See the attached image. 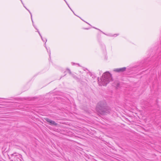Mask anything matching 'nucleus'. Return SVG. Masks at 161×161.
I'll return each instance as SVG.
<instances>
[{"instance_id": "nucleus-4", "label": "nucleus", "mask_w": 161, "mask_h": 161, "mask_svg": "<svg viewBox=\"0 0 161 161\" xmlns=\"http://www.w3.org/2000/svg\"><path fill=\"white\" fill-rule=\"evenodd\" d=\"M45 119L47 122L49 123L50 125H57V124L54 121L48 118H46Z\"/></svg>"}, {"instance_id": "nucleus-5", "label": "nucleus", "mask_w": 161, "mask_h": 161, "mask_svg": "<svg viewBox=\"0 0 161 161\" xmlns=\"http://www.w3.org/2000/svg\"><path fill=\"white\" fill-rule=\"evenodd\" d=\"M17 154V153H15L13 154H12L11 155V156L12 157H16L17 156V155L16 154Z\"/></svg>"}, {"instance_id": "nucleus-1", "label": "nucleus", "mask_w": 161, "mask_h": 161, "mask_svg": "<svg viewBox=\"0 0 161 161\" xmlns=\"http://www.w3.org/2000/svg\"><path fill=\"white\" fill-rule=\"evenodd\" d=\"M107 105L106 103L104 101L99 102L97 106V111L102 115H104L107 113L109 114L111 110L110 108Z\"/></svg>"}, {"instance_id": "nucleus-9", "label": "nucleus", "mask_w": 161, "mask_h": 161, "mask_svg": "<svg viewBox=\"0 0 161 161\" xmlns=\"http://www.w3.org/2000/svg\"><path fill=\"white\" fill-rule=\"evenodd\" d=\"M11 161H13V160H12Z\"/></svg>"}, {"instance_id": "nucleus-6", "label": "nucleus", "mask_w": 161, "mask_h": 161, "mask_svg": "<svg viewBox=\"0 0 161 161\" xmlns=\"http://www.w3.org/2000/svg\"><path fill=\"white\" fill-rule=\"evenodd\" d=\"M67 70L68 71L70 74H71V72L70 71V70L69 69H67Z\"/></svg>"}, {"instance_id": "nucleus-7", "label": "nucleus", "mask_w": 161, "mask_h": 161, "mask_svg": "<svg viewBox=\"0 0 161 161\" xmlns=\"http://www.w3.org/2000/svg\"><path fill=\"white\" fill-rule=\"evenodd\" d=\"M119 85V84H118V85L117 86H116V87L117 88H118L119 87V86H118V85Z\"/></svg>"}, {"instance_id": "nucleus-2", "label": "nucleus", "mask_w": 161, "mask_h": 161, "mask_svg": "<svg viewBox=\"0 0 161 161\" xmlns=\"http://www.w3.org/2000/svg\"><path fill=\"white\" fill-rule=\"evenodd\" d=\"M112 79L111 75L109 72H106L103 74L99 80L98 79V83L101 86H106Z\"/></svg>"}, {"instance_id": "nucleus-8", "label": "nucleus", "mask_w": 161, "mask_h": 161, "mask_svg": "<svg viewBox=\"0 0 161 161\" xmlns=\"http://www.w3.org/2000/svg\"><path fill=\"white\" fill-rule=\"evenodd\" d=\"M74 77L75 78H77V77H76V76H74Z\"/></svg>"}, {"instance_id": "nucleus-3", "label": "nucleus", "mask_w": 161, "mask_h": 161, "mask_svg": "<svg viewBox=\"0 0 161 161\" xmlns=\"http://www.w3.org/2000/svg\"><path fill=\"white\" fill-rule=\"evenodd\" d=\"M126 68L125 67H123L122 68H117L114 69V71L118 73L122 72L125 71Z\"/></svg>"}]
</instances>
